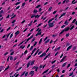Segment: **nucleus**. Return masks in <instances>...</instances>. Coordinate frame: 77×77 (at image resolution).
Listing matches in <instances>:
<instances>
[{
  "label": "nucleus",
  "mask_w": 77,
  "mask_h": 77,
  "mask_svg": "<svg viewBox=\"0 0 77 77\" xmlns=\"http://www.w3.org/2000/svg\"><path fill=\"white\" fill-rule=\"evenodd\" d=\"M15 17H16V14H15L14 16L11 17V20H12V18H15Z\"/></svg>",
  "instance_id": "36"
},
{
  "label": "nucleus",
  "mask_w": 77,
  "mask_h": 77,
  "mask_svg": "<svg viewBox=\"0 0 77 77\" xmlns=\"http://www.w3.org/2000/svg\"><path fill=\"white\" fill-rule=\"evenodd\" d=\"M29 74L31 75L32 76H33V74H34V71H32L29 73Z\"/></svg>",
  "instance_id": "8"
},
{
  "label": "nucleus",
  "mask_w": 77,
  "mask_h": 77,
  "mask_svg": "<svg viewBox=\"0 0 77 77\" xmlns=\"http://www.w3.org/2000/svg\"><path fill=\"white\" fill-rule=\"evenodd\" d=\"M71 47H72V45H70V46H69L67 48L66 51H68V50H69L70 49H71Z\"/></svg>",
  "instance_id": "10"
},
{
  "label": "nucleus",
  "mask_w": 77,
  "mask_h": 77,
  "mask_svg": "<svg viewBox=\"0 0 77 77\" xmlns=\"http://www.w3.org/2000/svg\"><path fill=\"white\" fill-rule=\"evenodd\" d=\"M13 35H14L13 33H12L10 35V38H12V36H13Z\"/></svg>",
  "instance_id": "26"
},
{
  "label": "nucleus",
  "mask_w": 77,
  "mask_h": 77,
  "mask_svg": "<svg viewBox=\"0 0 77 77\" xmlns=\"http://www.w3.org/2000/svg\"><path fill=\"white\" fill-rule=\"evenodd\" d=\"M46 54H46V53H45V52L42 55H40L39 56V57H43L44 56H45L46 55Z\"/></svg>",
  "instance_id": "4"
},
{
  "label": "nucleus",
  "mask_w": 77,
  "mask_h": 77,
  "mask_svg": "<svg viewBox=\"0 0 77 77\" xmlns=\"http://www.w3.org/2000/svg\"><path fill=\"white\" fill-rule=\"evenodd\" d=\"M34 17H35V15H33L31 16V18H34Z\"/></svg>",
  "instance_id": "38"
},
{
  "label": "nucleus",
  "mask_w": 77,
  "mask_h": 77,
  "mask_svg": "<svg viewBox=\"0 0 77 77\" xmlns=\"http://www.w3.org/2000/svg\"><path fill=\"white\" fill-rule=\"evenodd\" d=\"M35 62V60H33L32 61H31L30 63V65H31V66H32V65H33L34 64Z\"/></svg>",
  "instance_id": "9"
},
{
  "label": "nucleus",
  "mask_w": 77,
  "mask_h": 77,
  "mask_svg": "<svg viewBox=\"0 0 77 77\" xmlns=\"http://www.w3.org/2000/svg\"><path fill=\"white\" fill-rule=\"evenodd\" d=\"M65 24H66V25H68V24H69V22H67V21L66 20L65 23Z\"/></svg>",
  "instance_id": "20"
},
{
  "label": "nucleus",
  "mask_w": 77,
  "mask_h": 77,
  "mask_svg": "<svg viewBox=\"0 0 77 77\" xmlns=\"http://www.w3.org/2000/svg\"><path fill=\"white\" fill-rule=\"evenodd\" d=\"M57 36V34L54 35H52L53 37H55V36Z\"/></svg>",
  "instance_id": "43"
},
{
  "label": "nucleus",
  "mask_w": 77,
  "mask_h": 77,
  "mask_svg": "<svg viewBox=\"0 0 77 77\" xmlns=\"http://www.w3.org/2000/svg\"><path fill=\"white\" fill-rule=\"evenodd\" d=\"M54 19V18H53L52 19L49 20L48 22V24H49L51 22V21H53V20Z\"/></svg>",
  "instance_id": "11"
},
{
  "label": "nucleus",
  "mask_w": 77,
  "mask_h": 77,
  "mask_svg": "<svg viewBox=\"0 0 77 77\" xmlns=\"http://www.w3.org/2000/svg\"><path fill=\"white\" fill-rule=\"evenodd\" d=\"M19 33H20V31H18L15 33V35H16V36H17V35H18Z\"/></svg>",
  "instance_id": "12"
},
{
  "label": "nucleus",
  "mask_w": 77,
  "mask_h": 77,
  "mask_svg": "<svg viewBox=\"0 0 77 77\" xmlns=\"http://www.w3.org/2000/svg\"><path fill=\"white\" fill-rule=\"evenodd\" d=\"M15 21H16V20H13L12 22L11 23H12V24H14V23L15 22Z\"/></svg>",
  "instance_id": "44"
},
{
  "label": "nucleus",
  "mask_w": 77,
  "mask_h": 77,
  "mask_svg": "<svg viewBox=\"0 0 77 77\" xmlns=\"http://www.w3.org/2000/svg\"><path fill=\"white\" fill-rule=\"evenodd\" d=\"M51 9H52V7H50L48 9V12H50V11H51Z\"/></svg>",
  "instance_id": "21"
},
{
  "label": "nucleus",
  "mask_w": 77,
  "mask_h": 77,
  "mask_svg": "<svg viewBox=\"0 0 77 77\" xmlns=\"http://www.w3.org/2000/svg\"><path fill=\"white\" fill-rule=\"evenodd\" d=\"M30 66V63H28L27 65V68H28Z\"/></svg>",
  "instance_id": "34"
},
{
  "label": "nucleus",
  "mask_w": 77,
  "mask_h": 77,
  "mask_svg": "<svg viewBox=\"0 0 77 77\" xmlns=\"http://www.w3.org/2000/svg\"><path fill=\"white\" fill-rule=\"evenodd\" d=\"M63 60H64V59L63 58L60 61V62H63Z\"/></svg>",
  "instance_id": "53"
},
{
  "label": "nucleus",
  "mask_w": 77,
  "mask_h": 77,
  "mask_svg": "<svg viewBox=\"0 0 77 77\" xmlns=\"http://www.w3.org/2000/svg\"><path fill=\"white\" fill-rule=\"evenodd\" d=\"M50 39H48L47 41H46L45 42V44H47V43H48L49 41H50Z\"/></svg>",
  "instance_id": "16"
},
{
  "label": "nucleus",
  "mask_w": 77,
  "mask_h": 77,
  "mask_svg": "<svg viewBox=\"0 0 77 77\" xmlns=\"http://www.w3.org/2000/svg\"><path fill=\"white\" fill-rule=\"evenodd\" d=\"M63 10V9H61L59 11V12H62Z\"/></svg>",
  "instance_id": "64"
},
{
  "label": "nucleus",
  "mask_w": 77,
  "mask_h": 77,
  "mask_svg": "<svg viewBox=\"0 0 77 77\" xmlns=\"http://www.w3.org/2000/svg\"><path fill=\"white\" fill-rule=\"evenodd\" d=\"M42 51H41L40 52H39L38 53V55H39V54H41V53H42Z\"/></svg>",
  "instance_id": "57"
},
{
  "label": "nucleus",
  "mask_w": 77,
  "mask_h": 77,
  "mask_svg": "<svg viewBox=\"0 0 77 77\" xmlns=\"http://www.w3.org/2000/svg\"><path fill=\"white\" fill-rule=\"evenodd\" d=\"M42 38H41L39 41V42L38 43V44L39 45H41V42H42Z\"/></svg>",
  "instance_id": "15"
},
{
  "label": "nucleus",
  "mask_w": 77,
  "mask_h": 77,
  "mask_svg": "<svg viewBox=\"0 0 77 77\" xmlns=\"http://www.w3.org/2000/svg\"><path fill=\"white\" fill-rule=\"evenodd\" d=\"M65 27V25H63L61 27V28H63L64 27Z\"/></svg>",
  "instance_id": "61"
},
{
  "label": "nucleus",
  "mask_w": 77,
  "mask_h": 77,
  "mask_svg": "<svg viewBox=\"0 0 77 77\" xmlns=\"http://www.w3.org/2000/svg\"><path fill=\"white\" fill-rule=\"evenodd\" d=\"M20 5L17 6L16 8V9H18L20 8Z\"/></svg>",
  "instance_id": "42"
},
{
  "label": "nucleus",
  "mask_w": 77,
  "mask_h": 77,
  "mask_svg": "<svg viewBox=\"0 0 77 77\" xmlns=\"http://www.w3.org/2000/svg\"><path fill=\"white\" fill-rule=\"evenodd\" d=\"M27 51L26 50L25 52H24V54H27Z\"/></svg>",
  "instance_id": "50"
},
{
  "label": "nucleus",
  "mask_w": 77,
  "mask_h": 77,
  "mask_svg": "<svg viewBox=\"0 0 77 77\" xmlns=\"http://www.w3.org/2000/svg\"><path fill=\"white\" fill-rule=\"evenodd\" d=\"M11 33H10L9 34H8L7 35V38L9 37V35H11Z\"/></svg>",
  "instance_id": "41"
},
{
  "label": "nucleus",
  "mask_w": 77,
  "mask_h": 77,
  "mask_svg": "<svg viewBox=\"0 0 77 77\" xmlns=\"http://www.w3.org/2000/svg\"><path fill=\"white\" fill-rule=\"evenodd\" d=\"M60 47H59L57 48H56L55 50V51H57L58 50H60Z\"/></svg>",
  "instance_id": "13"
},
{
  "label": "nucleus",
  "mask_w": 77,
  "mask_h": 77,
  "mask_svg": "<svg viewBox=\"0 0 77 77\" xmlns=\"http://www.w3.org/2000/svg\"><path fill=\"white\" fill-rule=\"evenodd\" d=\"M17 58H18V57H14V59L13 60L14 61H15V60H17Z\"/></svg>",
  "instance_id": "28"
},
{
  "label": "nucleus",
  "mask_w": 77,
  "mask_h": 77,
  "mask_svg": "<svg viewBox=\"0 0 77 77\" xmlns=\"http://www.w3.org/2000/svg\"><path fill=\"white\" fill-rule=\"evenodd\" d=\"M25 22V20H23L21 22V24H23L24 22Z\"/></svg>",
  "instance_id": "58"
},
{
  "label": "nucleus",
  "mask_w": 77,
  "mask_h": 77,
  "mask_svg": "<svg viewBox=\"0 0 77 77\" xmlns=\"http://www.w3.org/2000/svg\"><path fill=\"white\" fill-rule=\"evenodd\" d=\"M33 37V35H32L29 38H28L27 40V41H29V40L30 39H32Z\"/></svg>",
  "instance_id": "7"
},
{
  "label": "nucleus",
  "mask_w": 77,
  "mask_h": 77,
  "mask_svg": "<svg viewBox=\"0 0 77 77\" xmlns=\"http://www.w3.org/2000/svg\"><path fill=\"white\" fill-rule=\"evenodd\" d=\"M40 28H38L36 30V32L38 31V33L35 35L36 36H38V35H41V33H42V32H41V29H40Z\"/></svg>",
  "instance_id": "1"
},
{
  "label": "nucleus",
  "mask_w": 77,
  "mask_h": 77,
  "mask_svg": "<svg viewBox=\"0 0 77 77\" xmlns=\"http://www.w3.org/2000/svg\"><path fill=\"white\" fill-rule=\"evenodd\" d=\"M42 11V9L41 8H40L39 9V10H38V12H41Z\"/></svg>",
  "instance_id": "60"
},
{
  "label": "nucleus",
  "mask_w": 77,
  "mask_h": 77,
  "mask_svg": "<svg viewBox=\"0 0 77 77\" xmlns=\"http://www.w3.org/2000/svg\"><path fill=\"white\" fill-rule=\"evenodd\" d=\"M20 3L21 2H17L15 4V5H20Z\"/></svg>",
  "instance_id": "24"
},
{
  "label": "nucleus",
  "mask_w": 77,
  "mask_h": 77,
  "mask_svg": "<svg viewBox=\"0 0 77 77\" xmlns=\"http://www.w3.org/2000/svg\"><path fill=\"white\" fill-rule=\"evenodd\" d=\"M10 52H12L10 54V55L11 56L13 55V54H14V49H11L10 50Z\"/></svg>",
  "instance_id": "5"
},
{
  "label": "nucleus",
  "mask_w": 77,
  "mask_h": 77,
  "mask_svg": "<svg viewBox=\"0 0 77 77\" xmlns=\"http://www.w3.org/2000/svg\"><path fill=\"white\" fill-rule=\"evenodd\" d=\"M73 74H74V73L73 72H72L69 75V76H71L73 75Z\"/></svg>",
  "instance_id": "31"
},
{
  "label": "nucleus",
  "mask_w": 77,
  "mask_h": 77,
  "mask_svg": "<svg viewBox=\"0 0 77 77\" xmlns=\"http://www.w3.org/2000/svg\"><path fill=\"white\" fill-rule=\"evenodd\" d=\"M37 44V42H35V43L33 45L34 47H35V45H36Z\"/></svg>",
  "instance_id": "54"
},
{
  "label": "nucleus",
  "mask_w": 77,
  "mask_h": 77,
  "mask_svg": "<svg viewBox=\"0 0 77 77\" xmlns=\"http://www.w3.org/2000/svg\"><path fill=\"white\" fill-rule=\"evenodd\" d=\"M10 57V60H13V58H14V57L12 56H10L9 57V58Z\"/></svg>",
  "instance_id": "22"
},
{
  "label": "nucleus",
  "mask_w": 77,
  "mask_h": 77,
  "mask_svg": "<svg viewBox=\"0 0 77 77\" xmlns=\"http://www.w3.org/2000/svg\"><path fill=\"white\" fill-rule=\"evenodd\" d=\"M28 75V72H26L25 74V77H26V76H27V75Z\"/></svg>",
  "instance_id": "52"
},
{
  "label": "nucleus",
  "mask_w": 77,
  "mask_h": 77,
  "mask_svg": "<svg viewBox=\"0 0 77 77\" xmlns=\"http://www.w3.org/2000/svg\"><path fill=\"white\" fill-rule=\"evenodd\" d=\"M24 47H25V46H24L23 47V45H22L20 47V48H22V49H23V48H24Z\"/></svg>",
  "instance_id": "29"
},
{
  "label": "nucleus",
  "mask_w": 77,
  "mask_h": 77,
  "mask_svg": "<svg viewBox=\"0 0 77 77\" xmlns=\"http://www.w3.org/2000/svg\"><path fill=\"white\" fill-rule=\"evenodd\" d=\"M69 36V34L68 33V34H66V37H68V36Z\"/></svg>",
  "instance_id": "47"
},
{
  "label": "nucleus",
  "mask_w": 77,
  "mask_h": 77,
  "mask_svg": "<svg viewBox=\"0 0 77 77\" xmlns=\"http://www.w3.org/2000/svg\"><path fill=\"white\" fill-rule=\"evenodd\" d=\"M48 38V37H46L44 39V41H46V40H47V38Z\"/></svg>",
  "instance_id": "51"
},
{
  "label": "nucleus",
  "mask_w": 77,
  "mask_h": 77,
  "mask_svg": "<svg viewBox=\"0 0 77 77\" xmlns=\"http://www.w3.org/2000/svg\"><path fill=\"white\" fill-rule=\"evenodd\" d=\"M33 12L34 13H37V12H38V11L36 10L35 9L34 10Z\"/></svg>",
  "instance_id": "27"
},
{
  "label": "nucleus",
  "mask_w": 77,
  "mask_h": 77,
  "mask_svg": "<svg viewBox=\"0 0 77 77\" xmlns=\"http://www.w3.org/2000/svg\"><path fill=\"white\" fill-rule=\"evenodd\" d=\"M42 25V23H40L37 26V27H38L39 26H41Z\"/></svg>",
  "instance_id": "62"
},
{
  "label": "nucleus",
  "mask_w": 77,
  "mask_h": 77,
  "mask_svg": "<svg viewBox=\"0 0 77 77\" xmlns=\"http://www.w3.org/2000/svg\"><path fill=\"white\" fill-rule=\"evenodd\" d=\"M71 66V64L69 63L68 64V65L67 66V68H69Z\"/></svg>",
  "instance_id": "33"
},
{
  "label": "nucleus",
  "mask_w": 77,
  "mask_h": 77,
  "mask_svg": "<svg viewBox=\"0 0 77 77\" xmlns=\"http://www.w3.org/2000/svg\"><path fill=\"white\" fill-rule=\"evenodd\" d=\"M41 6V5H38L35 8H40Z\"/></svg>",
  "instance_id": "25"
},
{
  "label": "nucleus",
  "mask_w": 77,
  "mask_h": 77,
  "mask_svg": "<svg viewBox=\"0 0 77 77\" xmlns=\"http://www.w3.org/2000/svg\"><path fill=\"white\" fill-rule=\"evenodd\" d=\"M66 63H67V62H66L64 63L62 65V67H64L66 65Z\"/></svg>",
  "instance_id": "17"
},
{
  "label": "nucleus",
  "mask_w": 77,
  "mask_h": 77,
  "mask_svg": "<svg viewBox=\"0 0 77 77\" xmlns=\"http://www.w3.org/2000/svg\"><path fill=\"white\" fill-rule=\"evenodd\" d=\"M48 25L49 27H54V23H48Z\"/></svg>",
  "instance_id": "3"
},
{
  "label": "nucleus",
  "mask_w": 77,
  "mask_h": 77,
  "mask_svg": "<svg viewBox=\"0 0 77 77\" xmlns=\"http://www.w3.org/2000/svg\"><path fill=\"white\" fill-rule=\"evenodd\" d=\"M76 48H77V47H76V46L74 47L73 48V50H75V49H76Z\"/></svg>",
  "instance_id": "48"
},
{
  "label": "nucleus",
  "mask_w": 77,
  "mask_h": 77,
  "mask_svg": "<svg viewBox=\"0 0 77 77\" xmlns=\"http://www.w3.org/2000/svg\"><path fill=\"white\" fill-rule=\"evenodd\" d=\"M66 14V13H63L62 14H61L59 17V19L60 18H61L62 17H63V16H65V14Z\"/></svg>",
  "instance_id": "6"
},
{
  "label": "nucleus",
  "mask_w": 77,
  "mask_h": 77,
  "mask_svg": "<svg viewBox=\"0 0 77 77\" xmlns=\"http://www.w3.org/2000/svg\"><path fill=\"white\" fill-rule=\"evenodd\" d=\"M9 66H8L5 69V71H6V70H7L9 69Z\"/></svg>",
  "instance_id": "30"
},
{
  "label": "nucleus",
  "mask_w": 77,
  "mask_h": 77,
  "mask_svg": "<svg viewBox=\"0 0 77 77\" xmlns=\"http://www.w3.org/2000/svg\"><path fill=\"white\" fill-rule=\"evenodd\" d=\"M47 24H46L45 25H44L43 27H44V28H45L46 27H47Z\"/></svg>",
  "instance_id": "56"
},
{
  "label": "nucleus",
  "mask_w": 77,
  "mask_h": 77,
  "mask_svg": "<svg viewBox=\"0 0 77 77\" xmlns=\"http://www.w3.org/2000/svg\"><path fill=\"white\" fill-rule=\"evenodd\" d=\"M25 5H26V3L24 2L23 3H22V6H21V7L22 8H24V6H25Z\"/></svg>",
  "instance_id": "18"
},
{
  "label": "nucleus",
  "mask_w": 77,
  "mask_h": 77,
  "mask_svg": "<svg viewBox=\"0 0 77 77\" xmlns=\"http://www.w3.org/2000/svg\"><path fill=\"white\" fill-rule=\"evenodd\" d=\"M40 17V15H38V14L37 15H35V18H39V17Z\"/></svg>",
  "instance_id": "19"
},
{
  "label": "nucleus",
  "mask_w": 77,
  "mask_h": 77,
  "mask_svg": "<svg viewBox=\"0 0 77 77\" xmlns=\"http://www.w3.org/2000/svg\"><path fill=\"white\" fill-rule=\"evenodd\" d=\"M48 70H49V69H48L47 70H46V71H45V72H44L42 73L43 74H45V73H46V72H48Z\"/></svg>",
  "instance_id": "23"
},
{
  "label": "nucleus",
  "mask_w": 77,
  "mask_h": 77,
  "mask_svg": "<svg viewBox=\"0 0 77 77\" xmlns=\"http://www.w3.org/2000/svg\"><path fill=\"white\" fill-rule=\"evenodd\" d=\"M75 2V0H73V1H72V4H75V3H77V1H76Z\"/></svg>",
  "instance_id": "14"
},
{
  "label": "nucleus",
  "mask_w": 77,
  "mask_h": 77,
  "mask_svg": "<svg viewBox=\"0 0 77 77\" xmlns=\"http://www.w3.org/2000/svg\"><path fill=\"white\" fill-rule=\"evenodd\" d=\"M35 40V38H34L32 40V42H33Z\"/></svg>",
  "instance_id": "63"
},
{
  "label": "nucleus",
  "mask_w": 77,
  "mask_h": 77,
  "mask_svg": "<svg viewBox=\"0 0 77 77\" xmlns=\"http://www.w3.org/2000/svg\"><path fill=\"white\" fill-rule=\"evenodd\" d=\"M9 54V52H6L4 54V56H6V55H7V54Z\"/></svg>",
  "instance_id": "39"
},
{
  "label": "nucleus",
  "mask_w": 77,
  "mask_h": 77,
  "mask_svg": "<svg viewBox=\"0 0 77 77\" xmlns=\"http://www.w3.org/2000/svg\"><path fill=\"white\" fill-rule=\"evenodd\" d=\"M58 15H59V14H56L55 16V18H57V17H58Z\"/></svg>",
  "instance_id": "55"
},
{
  "label": "nucleus",
  "mask_w": 77,
  "mask_h": 77,
  "mask_svg": "<svg viewBox=\"0 0 77 77\" xmlns=\"http://www.w3.org/2000/svg\"><path fill=\"white\" fill-rule=\"evenodd\" d=\"M31 57V55H30L29 57H28V58L26 59L27 60H28L29 59V58H30V57Z\"/></svg>",
  "instance_id": "49"
},
{
  "label": "nucleus",
  "mask_w": 77,
  "mask_h": 77,
  "mask_svg": "<svg viewBox=\"0 0 77 77\" xmlns=\"http://www.w3.org/2000/svg\"><path fill=\"white\" fill-rule=\"evenodd\" d=\"M11 27H9L7 29V31H8V30H9L11 29Z\"/></svg>",
  "instance_id": "35"
},
{
  "label": "nucleus",
  "mask_w": 77,
  "mask_h": 77,
  "mask_svg": "<svg viewBox=\"0 0 77 77\" xmlns=\"http://www.w3.org/2000/svg\"><path fill=\"white\" fill-rule=\"evenodd\" d=\"M74 27V26H73L71 27V28L70 29V30H71L73 29Z\"/></svg>",
  "instance_id": "40"
},
{
  "label": "nucleus",
  "mask_w": 77,
  "mask_h": 77,
  "mask_svg": "<svg viewBox=\"0 0 77 77\" xmlns=\"http://www.w3.org/2000/svg\"><path fill=\"white\" fill-rule=\"evenodd\" d=\"M76 21V19H75L74 20H73L72 22V23H74Z\"/></svg>",
  "instance_id": "32"
},
{
  "label": "nucleus",
  "mask_w": 77,
  "mask_h": 77,
  "mask_svg": "<svg viewBox=\"0 0 77 77\" xmlns=\"http://www.w3.org/2000/svg\"><path fill=\"white\" fill-rule=\"evenodd\" d=\"M33 48V46H32L30 48V50H32Z\"/></svg>",
  "instance_id": "59"
},
{
  "label": "nucleus",
  "mask_w": 77,
  "mask_h": 77,
  "mask_svg": "<svg viewBox=\"0 0 77 77\" xmlns=\"http://www.w3.org/2000/svg\"><path fill=\"white\" fill-rule=\"evenodd\" d=\"M56 60H55L54 61L52 62H51L52 64H53V63H55V62H56Z\"/></svg>",
  "instance_id": "45"
},
{
  "label": "nucleus",
  "mask_w": 77,
  "mask_h": 77,
  "mask_svg": "<svg viewBox=\"0 0 77 77\" xmlns=\"http://www.w3.org/2000/svg\"><path fill=\"white\" fill-rule=\"evenodd\" d=\"M69 27H67L66 28L63 30L60 33V35H59V36H60V35H61V34H62V33H63V32H66V31H68V30H69Z\"/></svg>",
  "instance_id": "2"
},
{
  "label": "nucleus",
  "mask_w": 77,
  "mask_h": 77,
  "mask_svg": "<svg viewBox=\"0 0 77 77\" xmlns=\"http://www.w3.org/2000/svg\"><path fill=\"white\" fill-rule=\"evenodd\" d=\"M23 42H24V41L20 43L19 44V45H18V46H20V45H21V44H23Z\"/></svg>",
  "instance_id": "46"
},
{
  "label": "nucleus",
  "mask_w": 77,
  "mask_h": 77,
  "mask_svg": "<svg viewBox=\"0 0 77 77\" xmlns=\"http://www.w3.org/2000/svg\"><path fill=\"white\" fill-rule=\"evenodd\" d=\"M22 68V67H20L19 69H17V71H20L21 69Z\"/></svg>",
  "instance_id": "37"
}]
</instances>
